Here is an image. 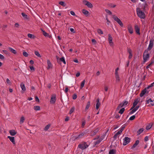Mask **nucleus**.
<instances>
[{
  "mask_svg": "<svg viewBox=\"0 0 154 154\" xmlns=\"http://www.w3.org/2000/svg\"><path fill=\"white\" fill-rule=\"evenodd\" d=\"M125 109L124 108H122L119 111V113L120 114H122L124 112Z\"/></svg>",
  "mask_w": 154,
  "mask_h": 154,
  "instance_id": "obj_39",
  "label": "nucleus"
},
{
  "mask_svg": "<svg viewBox=\"0 0 154 154\" xmlns=\"http://www.w3.org/2000/svg\"><path fill=\"white\" fill-rule=\"evenodd\" d=\"M131 139L128 137H126L125 138L124 140V142L123 145L125 146L128 144L130 142Z\"/></svg>",
  "mask_w": 154,
  "mask_h": 154,
  "instance_id": "obj_6",
  "label": "nucleus"
},
{
  "mask_svg": "<svg viewBox=\"0 0 154 154\" xmlns=\"http://www.w3.org/2000/svg\"><path fill=\"white\" fill-rule=\"evenodd\" d=\"M23 54L25 57H27L28 56V54L26 52H23Z\"/></svg>",
  "mask_w": 154,
  "mask_h": 154,
  "instance_id": "obj_49",
  "label": "nucleus"
},
{
  "mask_svg": "<svg viewBox=\"0 0 154 154\" xmlns=\"http://www.w3.org/2000/svg\"><path fill=\"white\" fill-rule=\"evenodd\" d=\"M113 18L121 26H123V24L122 21L116 16L114 15Z\"/></svg>",
  "mask_w": 154,
  "mask_h": 154,
  "instance_id": "obj_3",
  "label": "nucleus"
},
{
  "mask_svg": "<svg viewBox=\"0 0 154 154\" xmlns=\"http://www.w3.org/2000/svg\"><path fill=\"white\" fill-rule=\"evenodd\" d=\"M6 82H7V83L8 84H10V83H11L10 80L8 79H7Z\"/></svg>",
  "mask_w": 154,
  "mask_h": 154,
  "instance_id": "obj_60",
  "label": "nucleus"
},
{
  "mask_svg": "<svg viewBox=\"0 0 154 154\" xmlns=\"http://www.w3.org/2000/svg\"><path fill=\"white\" fill-rule=\"evenodd\" d=\"M61 62H63V63L65 64H66V62L64 58L63 57L60 59V60Z\"/></svg>",
  "mask_w": 154,
  "mask_h": 154,
  "instance_id": "obj_31",
  "label": "nucleus"
},
{
  "mask_svg": "<svg viewBox=\"0 0 154 154\" xmlns=\"http://www.w3.org/2000/svg\"><path fill=\"white\" fill-rule=\"evenodd\" d=\"M56 97L55 94H53L52 96L50 101L51 103L54 104L55 103L56 100Z\"/></svg>",
  "mask_w": 154,
  "mask_h": 154,
  "instance_id": "obj_8",
  "label": "nucleus"
},
{
  "mask_svg": "<svg viewBox=\"0 0 154 154\" xmlns=\"http://www.w3.org/2000/svg\"><path fill=\"white\" fill-rule=\"evenodd\" d=\"M78 147L82 150L88 147V145L87 143L85 142L82 144H80L79 145Z\"/></svg>",
  "mask_w": 154,
  "mask_h": 154,
  "instance_id": "obj_4",
  "label": "nucleus"
},
{
  "mask_svg": "<svg viewBox=\"0 0 154 154\" xmlns=\"http://www.w3.org/2000/svg\"><path fill=\"white\" fill-rule=\"evenodd\" d=\"M150 103L151 105L153 106L154 105V100H152L151 99H149L146 100V104H147Z\"/></svg>",
  "mask_w": 154,
  "mask_h": 154,
  "instance_id": "obj_10",
  "label": "nucleus"
},
{
  "mask_svg": "<svg viewBox=\"0 0 154 154\" xmlns=\"http://www.w3.org/2000/svg\"><path fill=\"white\" fill-rule=\"evenodd\" d=\"M21 14L23 17L24 18L26 19H28L27 15L25 13H21Z\"/></svg>",
  "mask_w": 154,
  "mask_h": 154,
  "instance_id": "obj_37",
  "label": "nucleus"
},
{
  "mask_svg": "<svg viewBox=\"0 0 154 154\" xmlns=\"http://www.w3.org/2000/svg\"><path fill=\"white\" fill-rule=\"evenodd\" d=\"M128 52L129 53V54H132V51L130 48L128 49Z\"/></svg>",
  "mask_w": 154,
  "mask_h": 154,
  "instance_id": "obj_54",
  "label": "nucleus"
},
{
  "mask_svg": "<svg viewBox=\"0 0 154 154\" xmlns=\"http://www.w3.org/2000/svg\"><path fill=\"white\" fill-rule=\"evenodd\" d=\"M82 12L85 15L88 14L89 13L88 11L84 9L82 10Z\"/></svg>",
  "mask_w": 154,
  "mask_h": 154,
  "instance_id": "obj_33",
  "label": "nucleus"
},
{
  "mask_svg": "<svg viewBox=\"0 0 154 154\" xmlns=\"http://www.w3.org/2000/svg\"><path fill=\"white\" fill-rule=\"evenodd\" d=\"M123 106H124L123 105V103H120L119 105L118 106V107H117V110H119L120 108H121Z\"/></svg>",
  "mask_w": 154,
  "mask_h": 154,
  "instance_id": "obj_36",
  "label": "nucleus"
},
{
  "mask_svg": "<svg viewBox=\"0 0 154 154\" xmlns=\"http://www.w3.org/2000/svg\"><path fill=\"white\" fill-rule=\"evenodd\" d=\"M133 56L132 54H129V55L128 56L129 59H131L132 58Z\"/></svg>",
  "mask_w": 154,
  "mask_h": 154,
  "instance_id": "obj_58",
  "label": "nucleus"
},
{
  "mask_svg": "<svg viewBox=\"0 0 154 154\" xmlns=\"http://www.w3.org/2000/svg\"><path fill=\"white\" fill-rule=\"evenodd\" d=\"M3 53H4L6 54H8V52L6 50H3L2 51Z\"/></svg>",
  "mask_w": 154,
  "mask_h": 154,
  "instance_id": "obj_55",
  "label": "nucleus"
},
{
  "mask_svg": "<svg viewBox=\"0 0 154 154\" xmlns=\"http://www.w3.org/2000/svg\"><path fill=\"white\" fill-rule=\"evenodd\" d=\"M8 138L14 144H15V141L14 137H11L10 136H8Z\"/></svg>",
  "mask_w": 154,
  "mask_h": 154,
  "instance_id": "obj_16",
  "label": "nucleus"
},
{
  "mask_svg": "<svg viewBox=\"0 0 154 154\" xmlns=\"http://www.w3.org/2000/svg\"><path fill=\"white\" fill-rule=\"evenodd\" d=\"M135 115H133L130 117L129 120H133L135 119Z\"/></svg>",
  "mask_w": 154,
  "mask_h": 154,
  "instance_id": "obj_48",
  "label": "nucleus"
},
{
  "mask_svg": "<svg viewBox=\"0 0 154 154\" xmlns=\"http://www.w3.org/2000/svg\"><path fill=\"white\" fill-rule=\"evenodd\" d=\"M34 109L36 111L39 110H40V107L39 106H34Z\"/></svg>",
  "mask_w": 154,
  "mask_h": 154,
  "instance_id": "obj_41",
  "label": "nucleus"
},
{
  "mask_svg": "<svg viewBox=\"0 0 154 154\" xmlns=\"http://www.w3.org/2000/svg\"><path fill=\"white\" fill-rule=\"evenodd\" d=\"M50 126V124H48L45 127L44 129V130L45 131H47L48 129L49 128V127Z\"/></svg>",
  "mask_w": 154,
  "mask_h": 154,
  "instance_id": "obj_43",
  "label": "nucleus"
},
{
  "mask_svg": "<svg viewBox=\"0 0 154 154\" xmlns=\"http://www.w3.org/2000/svg\"><path fill=\"white\" fill-rule=\"evenodd\" d=\"M116 5H113L112 4H111L110 7L111 8H115L116 7Z\"/></svg>",
  "mask_w": 154,
  "mask_h": 154,
  "instance_id": "obj_61",
  "label": "nucleus"
},
{
  "mask_svg": "<svg viewBox=\"0 0 154 154\" xmlns=\"http://www.w3.org/2000/svg\"><path fill=\"white\" fill-rule=\"evenodd\" d=\"M146 88H144L143 90H142L140 95V97H143L144 94H145L146 92Z\"/></svg>",
  "mask_w": 154,
  "mask_h": 154,
  "instance_id": "obj_23",
  "label": "nucleus"
},
{
  "mask_svg": "<svg viewBox=\"0 0 154 154\" xmlns=\"http://www.w3.org/2000/svg\"><path fill=\"white\" fill-rule=\"evenodd\" d=\"M152 124L151 123L149 124L148 125H147L146 127V129L147 130L149 129L152 127Z\"/></svg>",
  "mask_w": 154,
  "mask_h": 154,
  "instance_id": "obj_32",
  "label": "nucleus"
},
{
  "mask_svg": "<svg viewBox=\"0 0 154 154\" xmlns=\"http://www.w3.org/2000/svg\"><path fill=\"white\" fill-rule=\"evenodd\" d=\"M105 11L106 13H108L109 14L111 15L112 14L111 12L107 9H105Z\"/></svg>",
  "mask_w": 154,
  "mask_h": 154,
  "instance_id": "obj_47",
  "label": "nucleus"
},
{
  "mask_svg": "<svg viewBox=\"0 0 154 154\" xmlns=\"http://www.w3.org/2000/svg\"><path fill=\"white\" fill-rule=\"evenodd\" d=\"M125 128V126H122L121 129L119 131L121 133L123 131Z\"/></svg>",
  "mask_w": 154,
  "mask_h": 154,
  "instance_id": "obj_53",
  "label": "nucleus"
},
{
  "mask_svg": "<svg viewBox=\"0 0 154 154\" xmlns=\"http://www.w3.org/2000/svg\"><path fill=\"white\" fill-rule=\"evenodd\" d=\"M35 55L37 57H41V56L38 51H35Z\"/></svg>",
  "mask_w": 154,
  "mask_h": 154,
  "instance_id": "obj_40",
  "label": "nucleus"
},
{
  "mask_svg": "<svg viewBox=\"0 0 154 154\" xmlns=\"http://www.w3.org/2000/svg\"><path fill=\"white\" fill-rule=\"evenodd\" d=\"M5 57L1 54H0V59L2 60H4L5 59Z\"/></svg>",
  "mask_w": 154,
  "mask_h": 154,
  "instance_id": "obj_51",
  "label": "nucleus"
},
{
  "mask_svg": "<svg viewBox=\"0 0 154 154\" xmlns=\"http://www.w3.org/2000/svg\"><path fill=\"white\" fill-rule=\"evenodd\" d=\"M70 13L71 15L73 16H75V13L72 11H70Z\"/></svg>",
  "mask_w": 154,
  "mask_h": 154,
  "instance_id": "obj_59",
  "label": "nucleus"
},
{
  "mask_svg": "<svg viewBox=\"0 0 154 154\" xmlns=\"http://www.w3.org/2000/svg\"><path fill=\"white\" fill-rule=\"evenodd\" d=\"M97 102L96 104V109H98L100 104V103L99 101V99H97Z\"/></svg>",
  "mask_w": 154,
  "mask_h": 154,
  "instance_id": "obj_21",
  "label": "nucleus"
},
{
  "mask_svg": "<svg viewBox=\"0 0 154 154\" xmlns=\"http://www.w3.org/2000/svg\"><path fill=\"white\" fill-rule=\"evenodd\" d=\"M30 69L32 71H34L35 70V68L33 66H31L30 67Z\"/></svg>",
  "mask_w": 154,
  "mask_h": 154,
  "instance_id": "obj_56",
  "label": "nucleus"
},
{
  "mask_svg": "<svg viewBox=\"0 0 154 154\" xmlns=\"http://www.w3.org/2000/svg\"><path fill=\"white\" fill-rule=\"evenodd\" d=\"M35 101L36 102H38L39 101V99H38V98L37 96H36L35 97Z\"/></svg>",
  "mask_w": 154,
  "mask_h": 154,
  "instance_id": "obj_62",
  "label": "nucleus"
},
{
  "mask_svg": "<svg viewBox=\"0 0 154 154\" xmlns=\"http://www.w3.org/2000/svg\"><path fill=\"white\" fill-rule=\"evenodd\" d=\"M139 108V106H137L133 109L130 112V114H131L136 111Z\"/></svg>",
  "mask_w": 154,
  "mask_h": 154,
  "instance_id": "obj_19",
  "label": "nucleus"
},
{
  "mask_svg": "<svg viewBox=\"0 0 154 154\" xmlns=\"http://www.w3.org/2000/svg\"><path fill=\"white\" fill-rule=\"evenodd\" d=\"M9 50L12 53L14 54H16L17 53V51L13 49L12 48L9 47L8 48Z\"/></svg>",
  "mask_w": 154,
  "mask_h": 154,
  "instance_id": "obj_18",
  "label": "nucleus"
},
{
  "mask_svg": "<svg viewBox=\"0 0 154 154\" xmlns=\"http://www.w3.org/2000/svg\"><path fill=\"white\" fill-rule=\"evenodd\" d=\"M86 134V132H82V133H81L77 137H76L75 139H79L80 138H81Z\"/></svg>",
  "mask_w": 154,
  "mask_h": 154,
  "instance_id": "obj_15",
  "label": "nucleus"
},
{
  "mask_svg": "<svg viewBox=\"0 0 154 154\" xmlns=\"http://www.w3.org/2000/svg\"><path fill=\"white\" fill-rule=\"evenodd\" d=\"M153 45V41L151 39L149 41V43L147 48V50H150L152 48Z\"/></svg>",
  "mask_w": 154,
  "mask_h": 154,
  "instance_id": "obj_9",
  "label": "nucleus"
},
{
  "mask_svg": "<svg viewBox=\"0 0 154 154\" xmlns=\"http://www.w3.org/2000/svg\"><path fill=\"white\" fill-rule=\"evenodd\" d=\"M134 29L136 33L137 34L140 35V29L139 26L137 25H136L135 26Z\"/></svg>",
  "mask_w": 154,
  "mask_h": 154,
  "instance_id": "obj_12",
  "label": "nucleus"
},
{
  "mask_svg": "<svg viewBox=\"0 0 154 154\" xmlns=\"http://www.w3.org/2000/svg\"><path fill=\"white\" fill-rule=\"evenodd\" d=\"M41 31L42 32L43 35L45 37H48L49 36V34L46 32L44 30L42 29H41Z\"/></svg>",
  "mask_w": 154,
  "mask_h": 154,
  "instance_id": "obj_26",
  "label": "nucleus"
},
{
  "mask_svg": "<svg viewBox=\"0 0 154 154\" xmlns=\"http://www.w3.org/2000/svg\"><path fill=\"white\" fill-rule=\"evenodd\" d=\"M47 62L48 66L47 69H49L50 68L52 67V64L49 60H48Z\"/></svg>",
  "mask_w": 154,
  "mask_h": 154,
  "instance_id": "obj_24",
  "label": "nucleus"
},
{
  "mask_svg": "<svg viewBox=\"0 0 154 154\" xmlns=\"http://www.w3.org/2000/svg\"><path fill=\"white\" fill-rule=\"evenodd\" d=\"M121 133L119 131L118 132H117L116 134L114 135V137H113V138H114L116 140L118 136Z\"/></svg>",
  "mask_w": 154,
  "mask_h": 154,
  "instance_id": "obj_30",
  "label": "nucleus"
},
{
  "mask_svg": "<svg viewBox=\"0 0 154 154\" xmlns=\"http://www.w3.org/2000/svg\"><path fill=\"white\" fill-rule=\"evenodd\" d=\"M108 39L110 45L112 47H113L114 43L112 41V38L111 35L109 34L108 35Z\"/></svg>",
  "mask_w": 154,
  "mask_h": 154,
  "instance_id": "obj_7",
  "label": "nucleus"
},
{
  "mask_svg": "<svg viewBox=\"0 0 154 154\" xmlns=\"http://www.w3.org/2000/svg\"><path fill=\"white\" fill-rule=\"evenodd\" d=\"M128 29L129 32L131 34L133 33V32L132 27L131 25H128Z\"/></svg>",
  "mask_w": 154,
  "mask_h": 154,
  "instance_id": "obj_14",
  "label": "nucleus"
},
{
  "mask_svg": "<svg viewBox=\"0 0 154 154\" xmlns=\"http://www.w3.org/2000/svg\"><path fill=\"white\" fill-rule=\"evenodd\" d=\"M99 129L97 128L94 131H92L91 132L90 135L91 136H94L97 133Z\"/></svg>",
  "mask_w": 154,
  "mask_h": 154,
  "instance_id": "obj_11",
  "label": "nucleus"
},
{
  "mask_svg": "<svg viewBox=\"0 0 154 154\" xmlns=\"http://www.w3.org/2000/svg\"><path fill=\"white\" fill-rule=\"evenodd\" d=\"M123 106H125L127 105L128 103V101H124L123 102Z\"/></svg>",
  "mask_w": 154,
  "mask_h": 154,
  "instance_id": "obj_50",
  "label": "nucleus"
},
{
  "mask_svg": "<svg viewBox=\"0 0 154 154\" xmlns=\"http://www.w3.org/2000/svg\"><path fill=\"white\" fill-rule=\"evenodd\" d=\"M85 121H84L82 122V128L84 127V126L85 125Z\"/></svg>",
  "mask_w": 154,
  "mask_h": 154,
  "instance_id": "obj_64",
  "label": "nucleus"
},
{
  "mask_svg": "<svg viewBox=\"0 0 154 154\" xmlns=\"http://www.w3.org/2000/svg\"><path fill=\"white\" fill-rule=\"evenodd\" d=\"M90 102L89 101H88L87 104V105L85 109V111L87 110L88 109L89 106H90Z\"/></svg>",
  "mask_w": 154,
  "mask_h": 154,
  "instance_id": "obj_28",
  "label": "nucleus"
},
{
  "mask_svg": "<svg viewBox=\"0 0 154 154\" xmlns=\"http://www.w3.org/2000/svg\"><path fill=\"white\" fill-rule=\"evenodd\" d=\"M116 150L114 149H111L109 152V154H116Z\"/></svg>",
  "mask_w": 154,
  "mask_h": 154,
  "instance_id": "obj_27",
  "label": "nucleus"
},
{
  "mask_svg": "<svg viewBox=\"0 0 154 154\" xmlns=\"http://www.w3.org/2000/svg\"><path fill=\"white\" fill-rule=\"evenodd\" d=\"M27 36L29 38H35V36L34 35L30 33L28 34Z\"/></svg>",
  "mask_w": 154,
  "mask_h": 154,
  "instance_id": "obj_29",
  "label": "nucleus"
},
{
  "mask_svg": "<svg viewBox=\"0 0 154 154\" xmlns=\"http://www.w3.org/2000/svg\"><path fill=\"white\" fill-rule=\"evenodd\" d=\"M20 85L22 90L23 91V92L22 91V93H24V92L26 90V88L25 85L22 82L21 83Z\"/></svg>",
  "mask_w": 154,
  "mask_h": 154,
  "instance_id": "obj_17",
  "label": "nucleus"
},
{
  "mask_svg": "<svg viewBox=\"0 0 154 154\" xmlns=\"http://www.w3.org/2000/svg\"><path fill=\"white\" fill-rule=\"evenodd\" d=\"M143 131V129L141 128L137 132L138 135H140Z\"/></svg>",
  "mask_w": 154,
  "mask_h": 154,
  "instance_id": "obj_35",
  "label": "nucleus"
},
{
  "mask_svg": "<svg viewBox=\"0 0 154 154\" xmlns=\"http://www.w3.org/2000/svg\"><path fill=\"white\" fill-rule=\"evenodd\" d=\"M75 108L74 107H72L71 109L69 112V114H71L75 110Z\"/></svg>",
  "mask_w": 154,
  "mask_h": 154,
  "instance_id": "obj_42",
  "label": "nucleus"
},
{
  "mask_svg": "<svg viewBox=\"0 0 154 154\" xmlns=\"http://www.w3.org/2000/svg\"><path fill=\"white\" fill-rule=\"evenodd\" d=\"M82 2L84 5H87L89 8H92L93 7L92 4L87 0H83Z\"/></svg>",
  "mask_w": 154,
  "mask_h": 154,
  "instance_id": "obj_5",
  "label": "nucleus"
},
{
  "mask_svg": "<svg viewBox=\"0 0 154 154\" xmlns=\"http://www.w3.org/2000/svg\"><path fill=\"white\" fill-rule=\"evenodd\" d=\"M91 41L92 43H94V44H96V41L95 39H92L91 40Z\"/></svg>",
  "mask_w": 154,
  "mask_h": 154,
  "instance_id": "obj_63",
  "label": "nucleus"
},
{
  "mask_svg": "<svg viewBox=\"0 0 154 154\" xmlns=\"http://www.w3.org/2000/svg\"><path fill=\"white\" fill-rule=\"evenodd\" d=\"M77 98V95L76 94H74L73 95L72 99L73 100H75Z\"/></svg>",
  "mask_w": 154,
  "mask_h": 154,
  "instance_id": "obj_52",
  "label": "nucleus"
},
{
  "mask_svg": "<svg viewBox=\"0 0 154 154\" xmlns=\"http://www.w3.org/2000/svg\"><path fill=\"white\" fill-rule=\"evenodd\" d=\"M139 140H137L135 143L131 147L132 149L134 148H135L137 145L139 143Z\"/></svg>",
  "mask_w": 154,
  "mask_h": 154,
  "instance_id": "obj_25",
  "label": "nucleus"
},
{
  "mask_svg": "<svg viewBox=\"0 0 154 154\" xmlns=\"http://www.w3.org/2000/svg\"><path fill=\"white\" fill-rule=\"evenodd\" d=\"M139 101V99L137 98L135 99L133 103V107H135Z\"/></svg>",
  "mask_w": 154,
  "mask_h": 154,
  "instance_id": "obj_20",
  "label": "nucleus"
},
{
  "mask_svg": "<svg viewBox=\"0 0 154 154\" xmlns=\"http://www.w3.org/2000/svg\"><path fill=\"white\" fill-rule=\"evenodd\" d=\"M97 32L99 34H103V32L101 29H98L97 30Z\"/></svg>",
  "mask_w": 154,
  "mask_h": 154,
  "instance_id": "obj_45",
  "label": "nucleus"
},
{
  "mask_svg": "<svg viewBox=\"0 0 154 154\" xmlns=\"http://www.w3.org/2000/svg\"><path fill=\"white\" fill-rule=\"evenodd\" d=\"M148 52V50H145L143 54V62L144 63L146 62V61L149 58V54H146V53H147Z\"/></svg>",
  "mask_w": 154,
  "mask_h": 154,
  "instance_id": "obj_2",
  "label": "nucleus"
},
{
  "mask_svg": "<svg viewBox=\"0 0 154 154\" xmlns=\"http://www.w3.org/2000/svg\"><path fill=\"white\" fill-rule=\"evenodd\" d=\"M119 70V68L117 67V68L116 69V70H115V74H116L117 75V74H118V71Z\"/></svg>",
  "mask_w": 154,
  "mask_h": 154,
  "instance_id": "obj_57",
  "label": "nucleus"
},
{
  "mask_svg": "<svg viewBox=\"0 0 154 154\" xmlns=\"http://www.w3.org/2000/svg\"><path fill=\"white\" fill-rule=\"evenodd\" d=\"M85 80H84L81 83V86H80V88H82L84 86V85L85 84Z\"/></svg>",
  "mask_w": 154,
  "mask_h": 154,
  "instance_id": "obj_34",
  "label": "nucleus"
},
{
  "mask_svg": "<svg viewBox=\"0 0 154 154\" xmlns=\"http://www.w3.org/2000/svg\"><path fill=\"white\" fill-rule=\"evenodd\" d=\"M115 75L116 81H117L118 82H119L120 81V77L119 75L118 74H117V75L115 74Z\"/></svg>",
  "mask_w": 154,
  "mask_h": 154,
  "instance_id": "obj_38",
  "label": "nucleus"
},
{
  "mask_svg": "<svg viewBox=\"0 0 154 154\" xmlns=\"http://www.w3.org/2000/svg\"><path fill=\"white\" fill-rule=\"evenodd\" d=\"M103 137H101L100 139H98L97 141L94 142V146H95L96 145L99 144L103 139Z\"/></svg>",
  "mask_w": 154,
  "mask_h": 154,
  "instance_id": "obj_13",
  "label": "nucleus"
},
{
  "mask_svg": "<svg viewBox=\"0 0 154 154\" xmlns=\"http://www.w3.org/2000/svg\"><path fill=\"white\" fill-rule=\"evenodd\" d=\"M25 120V118L23 116H22L20 119V123L22 124L23 123L24 121Z\"/></svg>",
  "mask_w": 154,
  "mask_h": 154,
  "instance_id": "obj_46",
  "label": "nucleus"
},
{
  "mask_svg": "<svg viewBox=\"0 0 154 154\" xmlns=\"http://www.w3.org/2000/svg\"><path fill=\"white\" fill-rule=\"evenodd\" d=\"M136 11L138 16L140 18L144 19L145 17V15L144 13L141 11L138 8L136 9Z\"/></svg>",
  "mask_w": 154,
  "mask_h": 154,
  "instance_id": "obj_1",
  "label": "nucleus"
},
{
  "mask_svg": "<svg viewBox=\"0 0 154 154\" xmlns=\"http://www.w3.org/2000/svg\"><path fill=\"white\" fill-rule=\"evenodd\" d=\"M9 133L11 135L14 136L17 134V132L14 130H11L9 131Z\"/></svg>",
  "mask_w": 154,
  "mask_h": 154,
  "instance_id": "obj_22",
  "label": "nucleus"
},
{
  "mask_svg": "<svg viewBox=\"0 0 154 154\" xmlns=\"http://www.w3.org/2000/svg\"><path fill=\"white\" fill-rule=\"evenodd\" d=\"M59 4L62 6H63V7H65L66 5V4L63 1H60L59 2Z\"/></svg>",
  "mask_w": 154,
  "mask_h": 154,
  "instance_id": "obj_44",
  "label": "nucleus"
}]
</instances>
